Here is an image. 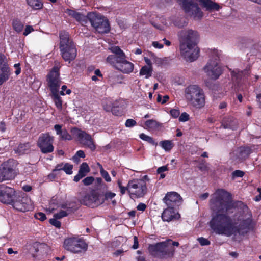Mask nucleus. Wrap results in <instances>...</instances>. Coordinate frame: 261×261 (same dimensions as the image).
<instances>
[{
    "mask_svg": "<svg viewBox=\"0 0 261 261\" xmlns=\"http://www.w3.org/2000/svg\"><path fill=\"white\" fill-rule=\"evenodd\" d=\"M210 206L217 212L212 216L210 226L217 234L230 237L232 235L243 236L252 229L251 217L244 218L239 217L237 219L228 214L231 203L229 194L223 189L217 190L210 200Z\"/></svg>",
    "mask_w": 261,
    "mask_h": 261,
    "instance_id": "1",
    "label": "nucleus"
},
{
    "mask_svg": "<svg viewBox=\"0 0 261 261\" xmlns=\"http://www.w3.org/2000/svg\"><path fill=\"white\" fill-rule=\"evenodd\" d=\"M60 49L63 59L69 63L76 56V49L72 41L69 38V34L65 31L60 33Z\"/></svg>",
    "mask_w": 261,
    "mask_h": 261,
    "instance_id": "2",
    "label": "nucleus"
},
{
    "mask_svg": "<svg viewBox=\"0 0 261 261\" xmlns=\"http://www.w3.org/2000/svg\"><path fill=\"white\" fill-rule=\"evenodd\" d=\"M185 97L187 101L196 108H201L205 103L203 90L197 85H190L185 89Z\"/></svg>",
    "mask_w": 261,
    "mask_h": 261,
    "instance_id": "3",
    "label": "nucleus"
},
{
    "mask_svg": "<svg viewBox=\"0 0 261 261\" xmlns=\"http://www.w3.org/2000/svg\"><path fill=\"white\" fill-rule=\"evenodd\" d=\"M221 54V51L214 50L211 54V58L203 68L204 72L211 79L216 80L222 73V67L219 64Z\"/></svg>",
    "mask_w": 261,
    "mask_h": 261,
    "instance_id": "4",
    "label": "nucleus"
},
{
    "mask_svg": "<svg viewBox=\"0 0 261 261\" xmlns=\"http://www.w3.org/2000/svg\"><path fill=\"white\" fill-rule=\"evenodd\" d=\"M149 250L152 255L161 258L172 256L174 252V249L170 244V240L150 245Z\"/></svg>",
    "mask_w": 261,
    "mask_h": 261,
    "instance_id": "5",
    "label": "nucleus"
},
{
    "mask_svg": "<svg viewBox=\"0 0 261 261\" xmlns=\"http://www.w3.org/2000/svg\"><path fill=\"white\" fill-rule=\"evenodd\" d=\"M63 246L66 250L77 253L85 251L88 245L83 238L73 237L66 239L64 240Z\"/></svg>",
    "mask_w": 261,
    "mask_h": 261,
    "instance_id": "6",
    "label": "nucleus"
},
{
    "mask_svg": "<svg viewBox=\"0 0 261 261\" xmlns=\"http://www.w3.org/2000/svg\"><path fill=\"white\" fill-rule=\"evenodd\" d=\"M81 201L86 206L96 207L104 203L103 193L97 189H92L82 197Z\"/></svg>",
    "mask_w": 261,
    "mask_h": 261,
    "instance_id": "7",
    "label": "nucleus"
},
{
    "mask_svg": "<svg viewBox=\"0 0 261 261\" xmlns=\"http://www.w3.org/2000/svg\"><path fill=\"white\" fill-rule=\"evenodd\" d=\"M128 194L131 198L144 196L147 192L146 183L143 179H134L128 182Z\"/></svg>",
    "mask_w": 261,
    "mask_h": 261,
    "instance_id": "8",
    "label": "nucleus"
},
{
    "mask_svg": "<svg viewBox=\"0 0 261 261\" xmlns=\"http://www.w3.org/2000/svg\"><path fill=\"white\" fill-rule=\"evenodd\" d=\"M17 162L13 159H9L4 162L0 167V182L11 180L16 174Z\"/></svg>",
    "mask_w": 261,
    "mask_h": 261,
    "instance_id": "9",
    "label": "nucleus"
},
{
    "mask_svg": "<svg viewBox=\"0 0 261 261\" xmlns=\"http://www.w3.org/2000/svg\"><path fill=\"white\" fill-rule=\"evenodd\" d=\"M110 49L113 53L119 55L118 57L119 63L117 64V66H115V68L124 73L132 72L134 69V64L126 60L125 55L120 47L118 46H112Z\"/></svg>",
    "mask_w": 261,
    "mask_h": 261,
    "instance_id": "10",
    "label": "nucleus"
},
{
    "mask_svg": "<svg viewBox=\"0 0 261 261\" xmlns=\"http://www.w3.org/2000/svg\"><path fill=\"white\" fill-rule=\"evenodd\" d=\"M11 205L14 209L20 212L28 211L33 208L31 199L24 194L16 195Z\"/></svg>",
    "mask_w": 261,
    "mask_h": 261,
    "instance_id": "11",
    "label": "nucleus"
},
{
    "mask_svg": "<svg viewBox=\"0 0 261 261\" xmlns=\"http://www.w3.org/2000/svg\"><path fill=\"white\" fill-rule=\"evenodd\" d=\"M90 21L91 25L99 33H107L110 31L108 20L103 16L93 14L90 16Z\"/></svg>",
    "mask_w": 261,
    "mask_h": 261,
    "instance_id": "12",
    "label": "nucleus"
},
{
    "mask_svg": "<svg viewBox=\"0 0 261 261\" xmlns=\"http://www.w3.org/2000/svg\"><path fill=\"white\" fill-rule=\"evenodd\" d=\"M180 51L181 55L187 61H194L199 56V49L197 45L180 43Z\"/></svg>",
    "mask_w": 261,
    "mask_h": 261,
    "instance_id": "13",
    "label": "nucleus"
},
{
    "mask_svg": "<svg viewBox=\"0 0 261 261\" xmlns=\"http://www.w3.org/2000/svg\"><path fill=\"white\" fill-rule=\"evenodd\" d=\"M71 132L73 136L77 138L80 143L89 148L92 151L95 149V145L90 135L86 133L85 131L79 129L76 127L72 128Z\"/></svg>",
    "mask_w": 261,
    "mask_h": 261,
    "instance_id": "14",
    "label": "nucleus"
},
{
    "mask_svg": "<svg viewBox=\"0 0 261 261\" xmlns=\"http://www.w3.org/2000/svg\"><path fill=\"white\" fill-rule=\"evenodd\" d=\"M47 81L51 93L59 92L61 81L58 66H56L53 68L47 75Z\"/></svg>",
    "mask_w": 261,
    "mask_h": 261,
    "instance_id": "15",
    "label": "nucleus"
},
{
    "mask_svg": "<svg viewBox=\"0 0 261 261\" xmlns=\"http://www.w3.org/2000/svg\"><path fill=\"white\" fill-rule=\"evenodd\" d=\"M179 36L180 43L187 44L197 45L199 39V35L198 32L191 29L182 30L179 32Z\"/></svg>",
    "mask_w": 261,
    "mask_h": 261,
    "instance_id": "16",
    "label": "nucleus"
},
{
    "mask_svg": "<svg viewBox=\"0 0 261 261\" xmlns=\"http://www.w3.org/2000/svg\"><path fill=\"white\" fill-rule=\"evenodd\" d=\"M54 138L48 133L42 134L39 137L37 145L42 152L50 153L54 151L53 142Z\"/></svg>",
    "mask_w": 261,
    "mask_h": 261,
    "instance_id": "17",
    "label": "nucleus"
},
{
    "mask_svg": "<svg viewBox=\"0 0 261 261\" xmlns=\"http://www.w3.org/2000/svg\"><path fill=\"white\" fill-rule=\"evenodd\" d=\"M15 192L14 189L5 185H0V201L11 204L16 196Z\"/></svg>",
    "mask_w": 261,
    "mask_h": 261,
    "instance_id": "18",
    "label": "nucleus"
},
{
    "mask_svg": "<svg viewBox=\"0 0 261 261\" xmlns=\"http://www.w3.org/2000/svg\"><path fill=\"white\" fill-rule=\"evenodd\" d=\"M251 151L248 147H237L230 153V159L237 162H241L247 158Z\"/></svg>",
    "mask_w": 261,
    "mask_h": 261,
    "instance_id": "19",
    "label": "nucleus"
},
{
    "mask_svg": "<svg viewBox=\"0 0 261 261\" xmlns=\"http://www.w3.org/2000/svg\"><path fill=\"white\" fill-rule=\"evenodd\" d=\"M249 70H245L244 71H240L238 69H234L231 71V77L233 82L234 88L238 87L237 90L244 91V89L242 87L240 81L244 80L246 76L249 74Z\"/></svg>",
    "mask_w": 261,
    "mask_h": 261,
    "instance_id": "20",
    "label": "nucleus"
},
{
    "mask_svg": "<svg viewBox=\"0 0 261 261\" xmlns=\"http://www.w3.org/2000/svg\"><path fill=\"white\" fill-rule=\"evenodd\" d=\"M185 12L195 20H200L203 17V13L197 4L193 2L188 6V11Z\"/></svg>",
    "mask_w": 261,
    "mask_h": 261,
    "instance_id": "21",
    "label": "nucleus"
},
{
    "mask_svg": "<svg viewBox=\"0 0 261 261\" xmlns=\"http://www.w3.org/2000/svg\"><path fill=\"white\" fill-rule=\"evenodd\" d=\"M181 199V197L180 195L177 192H169L166 194L163 200L167 205L172 207L179 202Z\"/></svg>",
    "mask_w": 261,
    "mask_h": 261,
    "instance_id": "22",
    "label": "nucleus"
},
{
    "mask_svg": "<svg viewBox=\"0 0 261 261\" xmlns=\"http://www.w3.org/2000/svg\"><path fill=\"white\" fill-rule=\"evenodd\" d=\"M180 217V214L176 212L175 210L170 206H168L163 212L162 218L164 221L170 222L171 221L178 220Z\"/></svg>",
    "mask_w": 261,
    "mask_h": 261,
    "instance_id": "23",
    "label": "nucleus"
},
{
    "mask_svg": "<svg viewBox=\"0 0 261 261\" xmlns=\"http://www.w3.org/2000/svg\"><path fill=\"white\" fill-rule=\"evenodd\" d=\"M202 7L209 11H219L221 7L212 0H199Z\"/></svg>",
    "mask_w": 261,
    "mask_h": 261,
    "instance_id": "24",
    "label": "nucleus"
},
{
    "mask_svg": "<svg viewBox=\"0 0 261 261\" xmlns=\"http://www.w3.org/2000/svg\"><path fill=\"white\" fill-rule=\"evenodd\" d=\"M62 210L59 213L54 214V217L56 219H61L67 216L73 211V210L69 204L67 203L62 204L61 206Z\"/></svg>",
    "mask_w": 261,
    "mask_h": 261,
    "instance_id": "25",
    "label": "nucleus"
},
{
    "mask_svg": "<svg viewBox=\"0 0 261 261\" xmlns=\"http://www.w3.org/2000/svg\"><path fill=\"white\" fill-rule=\"evenodd\" d=\"M222 125L224 128L235 129L237 127V120L231 116L225 117L222 120Z\"/></svg>",
    "mask_w": 261,
    "mask_h": 261,
    "instance_id": "26",
    "label": "nucleus"
},
{
    "mask_svg": "<svg viewBox=\"0 0 261 261\" xmlns=\"http://www.w3.org/2000/svg\"><path fill=\"white\" fill-rule=\"evenodd\" d=\"M65 13L69 16H70L75 19L79 22H85L86 20L85 14L77 12L75 10L67 9L65 10Z\"/></svg>",
    "mask_w": 261,
    "mask_h": 261,
    "instance_id": "27",
    "label": "nucleus"
},
{
    "mask_svg": "<svg viewBox=\"0 0 261 261\" xmlns=\"http://www.w3.org/2000/svg\"><path fill=\"white\" fill-rule=\"evenodd\" d=\"M11 75V70L10 68H3L0 69V85L6 82L9 79Z\"/></svg>",
    "mask_w": 261,
    "mask_h": 261,
    "instance_id": "28",
    "label": "nucleus"
},
{
    "mask_svg": "<svg viewBox=\"0 0 261 261\" xmlns=\"http://www.w3.org/2000/svg\"><path fill=\"white\" fill-rule=\"evenodd\" d=\"M51 98L57 108L61 111L62 109V100L59 95L58 92L51 93Z\"/></svg>",
    "mask_w": 261,
    "mask_h": 261,
    "instance_id": "29",
    "label": "nucleus"
},
{
    "mask_svg": "<svg viewBox=\"0 0 261 261\" xmlns=\"http://www.w3.org/2000/svg\"><path fill=\"white\" fill-rule=\"evenodd\" d=\"M30 147V145L28 143L21 144L15 149V152L19 155L23 154L29 151Z\"/></svg>",
    "mask_w": 261,
    "mask_h": 261,
    "instance_id": "30",
    "label": "nucleus"
},
{
    "mask_svg": "<svg viewBox=\"0 0 261 261\" xmlns=\"http://www.w3.org/2000/svg\"><path fill=\"white\" fill-rule=\"evenodd\" d=\"M161 147L166 152L170 151L174 146L173 141L171 140H163L159 143Z\"/></svg>",
    "mask_w": 261,
    "mask_h": 261,
    "instance_id": "31",
    "label": "nucleus"
},
{
    "mask_svg": "<svg viewBox=\"0 0 261 261\" xmlns=\"http://www.w3.org/2000/svg\"><path fill=\"white\" fill-rule=\"evenodd\" d=\"M28 5L35 10L41 9L43 7V3L40 0H26Z\"/></svg>",
    "mask_w": 261,
    "mask_h": 261,
    "instance_id": "32",
    "label": "nucleus"
},
{
    "mask_svg": "<svg viewBox=\"0 0 261 261\" xmlns=\"http://www.w3.org/2000/svg\"><path fill=\"white\" fill-rule=\"evenodd\" d=\"M114 54L115 55L109 56L107 58L106 61L115 68V66H117V64L119 63V60H118L119 55L118 54Z\"/></svg>",
    "mask_w": 261,
    "mask_h": 261,
    "instance_id": "33",
    "label": "nucleus"
},
{
    "mask_svg": "<svg viewBox=\"0 0 261 261\" xmlns=\"http://www.w3.org/2000/svg\"><path fill=\"white\" fill-rule=\"evenodd\" d=\"M152 67H148L147 66L142 67L140 71V74L141 75H144L146 79L150 77L152 75Z\"/></svg>",
    "mask_w": 261,
    "mask_h": 261,
    "instance_id": "34",
    "label": "nucleus"
},
{
    "mask_svg": "<svg viewBox=\"0 0 261 261\" xmlns=\"http://www.w3.org/2000/svg\"><path fill=\"white\" fill-rule=\"evenodd\" d=\"M145 124L146 128L149 129H155L160 126V123L153 119L146 121Z\"/></svg>",
    "mask_w": 261,
    "mask_h": 261,
    "instance_id": "35",
    "label": "nucleus"
},
{
    "mask_svg": "<svg viewBox=\"0 0 261 261\" xmlns=\"http://www.w3.org/2000/svg\"><path fill=\"white\" fill-rule=\"evenodd\" d=\"M24 27L23 24L19 20L16 19L13 21V28L14 30L18 32H21Z\"/></svg>",
    "mask_w": 261,
    "mask_h": 261,
    "instance_id": "36",
    "label": "nucleus"
},
{
    "mask_svg": "<svg viewBox=\"0 0 261 261\" xmlns=\"http://www.w3.org/2000/svg\"><path fill=\"white\" fill-rule=\"evenodd\" d=\"M139 137L142 140L146 141L153 145L156 146L158 145L157 143L153 140L152 137L147 136L144 133L140 134L139 135Z\"/></svg>",
    "mask_w": 261,
    "mask_h": 261,
    "instance_id": "37",
    "label": "nucleus"
},
{
    "mask_svg": "<svg viewBox=\"0 0 261 261\" xmlns=\"http://www.w3.org/2000/svg\"><path fill=\"white\" fill-rule=\"evenodd\" d=\"M89 171L90 169L88 165L86 163H83L80 167L79 172L82 174V175L83 174V176H85Z\"/></svg>",
    "mask_w": 261,
    "mask_h": 261,
    "instance_id": "38",
    "label": "nucleus"
},
{
    "mask_svg": "<svg viewBox=\"0 0 261 261\" xmlns=\"http://www.w3.org/2000/svg\"><path fill=\"white\" fill-rule=\"evenodd\" d=\"M4 68H9L8 64L7 59L4 55L0 54V69H2Z\"/></svg>",
    "mask_w": 261,
    "mask_h": 261,
    "instance_id": "39",
    "label": "nucleus"
},
{
    "mask_svg": "<svg viewBox=\"0 0 261 261\" xmlns=\"http://www.w3.org/2000/svg\"><path fill=\"white\" fill-rule=\"evenodd\" d=\"M99 166L100 167V172L101 176L105 178L107 182H110L111 181V178L108 172L103 169L101 165L99 164Z\"/></svg>",
    "mask_w": 261,
    "mask_h": 261,
    "instance_id": "40",
    "label": "nucleus"
},
{
    "mask_svg": "<svg viewBox=\"0 0 261 261\" xmlns=\"http://www.w3.org/2000/svg\"><path fill=\"white\" fill-rule=\"evenodd\" d=\"M161 21H162V24H153V25L156 29L162 31V30H164L166 27H168V22H167V20L164 18H162Z\"/></svg>",
    "mask_w": 261,
    "mask_h": 261,
    "instance_id": "41",
    "label": "nucleus"
},
{
    "mask_svg": "<svg viewBox=\"0 0 261 261\" xmlns=\"http://www.w3.org/2000/svg\"><path fill=\"white\" fill-rule=\"evenodd\" d=\"M181 5L185 11H188V6L192 3L191 0H177Z\"/></svg>",
    "mask_w": 261,
    "mask_h": 261,
    "instance_id": "42",
    "label": "nucleus"
},
{
    "mask_svg": "<svg viewBox=\"0 0 261 261\" xmlns=\"http://www.w3.org/2000/svg\"><path fill=\"white\" fill-rule=\"evenodd\" d=\"M60 138L62 140H71L72 139L71 136L68 133V132L64 129L60 136Z\"/></svg>",
    "mask_w": 261,
    "mask_h": 261,
    "instance_id": "43",
    "label": "nucleus"
},
{
    "mask_svg": "<svg viewBox=\"0 0 261 261\" xmlns=\"http://www.w3.org/2000/svg\"><path fill=\"white\" fill-rule=\"evenodd\" d=\"M103 195L105 202V200L112 199L116 196V194L111 191H107L105 194H103Z\"/></svg>",
    "mask_w": 261,
    "mask_h": 261,
    "instance_id": "44",
    "label": "nucleus"
},
{
    "mask_svg": "<svg viewBox=\"0 0 261 261\" xmlns=\"http://www.w3.org/2000/svg\"><path fill=\"white\" fill-rule=\"evenodd\" d=\"M72 165L66 163L64 164L63 171H64L67 174H71L72 173Z\"/></svg>",
    "mask_w": 261,
    "mask_h": 261,
    "instance_id": "45",
    "label": "nucleus"
},
{
    "mask_svg": "<svg viewBox=\"0 0 261 261\" xmlns=\"http://www.w3.org/2000/svg\"><path fill=\"white\" fill-rule=\"evenodd\" d=\"M179 121L180 122H186L189 120V115L186 112H183L179 115Z\"/></svg>",
    "mask_w": 261,
    "mask_h": 261,
    "instance_id": "46",
    "label": "nucleus"
},
{
    "mask_svg": "<svg viewBox=\"0 0 261 261\" xmlns=\"http://www.w3.org/2000/svg\"><path fill=\"white\" fill-rule=\"evenodd\" d=\"M170 114L174 118H177L179 116L180 111L178 109H173L170 111Z\"/></svg>",
    "mask_w": 261,
    "mask_h": 261,
    "instance_id": "47",
    "label": "nucleus"
},
{
    "mask_svg": "<svg viewBox=\"0 0 261 261\" xmlns=\"http://www.w3.org/2000/svg\"><path fill=\"white\" fill-rule=\"evenodd\" d=\"M94 179L93 177L92 176H89V177H86L85 178H84L82 182L84 184V185L85 186H89L91 184H92V182H93Z\"/></svg>",
    "mask_w": 261,
    "mask_h": 261,
    "instance_id": "48",
    "label": "nucleus"
},
{
    "mask_svg": "<svg viewBox=\"0 0 261 261\" xmlns=\"http://www.w3.org/2000/svg\"><path fill=\"white\" fill-rule=\"evenodd\" d=\"M197 240L202 246H206L210 244V242L207 239L203 237L198 238Z\"/></svg>",
    "mask_w": 261,
    "mask_h": 261,
    "instance_id": "49",
    "label": "nucleus"
},
{
    "mask_svg": "<svg viewBox=\"0 0 261 261\" xmlns=\"http://www.w3.org/2000/svg\"><path fill=\"white\" fill-rule=\"evenodd\" d=\"M57 219H56L55 218L50 219L49 220L50 223L55 226L57 228H60L61 225V222L57 220Z\"/></svg>",
    "mask_w": 261,
    "mask_h": 261,
    "instance_id": "50",
    "label": "nucleus"
},
{
    "mask_svg": "<svg viewBox=\"0 0 261 261\" xmlns=\"http://www.w3.org/2000/svg\"><path fill=\"white\" fill-rule=\"evenodd\" d=\"M35 217L36 219H37L40 221H42L45 220L46 219V217L44 213H41V212L36 213L35 215Z\"/></svg>",
    "mask_w": 261,
    "mask_h": 261,
    "instance_id": "51",
    "label": "nucleus"
},
{
    "mask_svg": "<svg viewBox=\"0 0 261 261\" xmlns=\"http://www.w3.org/2000/svg\"><path fill=\"white\" fill-rule=\"evenodd\" d=\"M161 41H153L152 42V45L155 48L162 49L164 47L163 43H161Z\"/></svg>",
    "mask_w": 261,
    "mask_h": 261,
    "instance_id": "52",
    "label": "nucleus"
},
{
    "mask_svg": "<svg viewBox=\"0 0 261 261\" xmlns=\"http://www.w3.org/2000/svg\"><path fill=\"white\" fill-rule=\"evenodd\" d=\"M136 122L132 119H127L125 122V126L127 127H133L136 125Z\"/></svg>",
    "mask_w": 261,
    "mask_h": 261,
    "instance_id": "53",
    "label": "nucleus"
},
{
    "mask_svg": "<svg viewBox=\"0 0 261 261\" xmlns=\"http://www.w3.org/2000/svg\"><path fill=\"white\" fill-rule=\"evenodd\" d=\"M54 129L56 132L57 135H59V136L63 131V130L62 129V125L59 124H56L54 126Z\"/></svg>",
    "mask_w": 261,
    "mask_h": 261,
    "instance_id": "54",
    "label": "nucleus"
},
{
    "mask_svg": "<svg viewBox=\"0 0 261 261\" xmlns=\"http://www.w3.org/2000/svg\"><path fill=\"white\" fill-rule=\"evenodd\" d=\"M244 172L241 170H237L232 173L233 177H242L244 176Z\"/></svg>",
    "mask_w": 261,
    "mask_h": 261,
    "instance_id": "55",
    "label": "nucleus"
},
{
    "mask_svg": "<svg viewBox=\"0 0 261 261\" xmlns=\"http://www.w3.org/2000/svg\"><path fill=\"white\" fill-rule=\"evenodd\" d=\"M33 31H34V29L32 26L27 25L26 27L23 34L24 36H27Z\"/></svg>",
    "mask_w": 261,
    "mask_h": 261,
    "instance_id": "56",
    "label": "nucleus"
},
{
    "mask_svg": "<svg viewBox=\"0 0 261 261\" xmlns=\"http://www.w3.org/2000/svg\"><path fill=\"white\" fill-rule=\"evenodd\" d=\"M63 167H64V164L62 163L57 165L55 167V169L53 170V173L56 172L57 171L63 170Z\"/></svg>",
    "mask_w": 261,
    "mask_h": 261,
    "instance_id": "57",
    "label": "nucleus"
},
{
    "mask_svg": "<svg viewBox=\"0 0 261 261\" xmlns=\"http://www.w3.org/2000/svg\"><path fill=\"white\" fill-rule=\"evenodd\" d=\"M14 67L15 69V74L16 75L19 74L21 72V68L20 67V64L17 63V64H14Z\"/></svg>",
    "mask_w": 261,
    "mask_h": 261,
    "instance_id": "58",
    "label": "nucleus"
},
{
    "mask_svg": "<svg viewBox=\"0 0 261 261\" xmlns=\"http://www.w3.org/2000/svg\"><path fill=\"white\" fill-rule=\"evenodd\" d=\"M146 208V205L143 203H140L137 207V209L138 211H145Z\"/></svg>",
    "mask_w": 261,
    "mask_h": 261,
    "instance_id": "59",
    "label": "nucleus"
},
{
    "mask_svg": "<svg viewBox=\"0 0 261 261\" xmlns=\"http://www.w3.org/2000/svg\"><path fill=\"white\" fill-rule=\"evenodd\" d=\"M168 170V167L166 166H163L162 167H159L157 170L158 173H162L165 171Z\"/></svg>",
    "mask_w": 261,
    "mask_h": 261,
    "instance_id": "60",
    "label": "nucleus"
},
{
    "mask_svg": "<svg viewBox=\"0 0 261 261\" xmlns=\"http://www.w3.org/2000/svg\"><path fill=\"white\" fill-rule=\"evenodd\" d=\"M133 240H134V244L132 246V248L134 249H136L138 248V238L137 237L135 236L134 237V238H133Z\"/></svg>",
    "mask_w": 261,
    "mask_h": 261,
    "instance_id": "61",
    "label": "nucleus"
},
{
    "mask_svg": "<svg viewBox=\"0 0 261 261\" xmlns=\"http://www.w3.org/2000/svg\"><path fill=\"white\" fill-rule=\"evenodd\" d=\"M119 189H120V193L122 195L124 194L126 191L128 193V185H127L126 187L122 186V187H121L120 188H119Z\"/></svg>",
    "mask_w": 261,
    "mask_h": 261,
    "instance_id": "62",
    "label": "nucleus"
},
{
    "mask_svg": "<svg viewBox=\"0 0 261 261\" xmlns=\"http://www.w3.org/2000/svg\"><path fill=\"white\" fill-rule=\"evenodd\" d=\"M84 177V176H83V174L82 175V174H80V173L78 172V174L74 176V181L75 182H77Z\"/></svg>",
    "mask_w": 261,
    "mask_h": 261,
    "instance_id": "63",
    "label": "nucleus"
},
{
    "mask_svg": "<svg viewBox=\"0 0 261 261\" xmlns=\"http://www.w3.org/2000/svg\"><path fill=\"white\" fill-rule=\"evenodd\" d=\"M148 55H149V57L150 58L151 61L153 62H154V61L155 60V59L158 57L156 56V55L154 53H153L152 52H149L148 53Z\"/></svg>",
    "mask_w": 261,
    "mask_h": 261,
    "instance_id": "64",
    "label": "nucleus"
}]
</instances>
